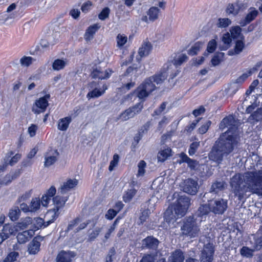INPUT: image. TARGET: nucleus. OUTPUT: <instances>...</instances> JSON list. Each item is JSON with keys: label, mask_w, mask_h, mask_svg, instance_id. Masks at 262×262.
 Segmentation results:
<instances>
[{"label": "nucleus", "mask_w": 262, "mask_h": 262, "mask_svg": "<svg viewBox=\"0 0 262 262\" xmlns=\"http://www.w3.org/2000/svg\"><path fill=\"white\" fill-rule=\"evenodd\" d=\"M238 144L236 129L229 127L225 132L222 133L214 143L208 154L209 160L220 165L224 157L233 152Z\"/></svg>", "instance_id": "obj_2"}, {"label": "nucleus", "mask_w": 262, "mask_h": 262, "mask_svg": "<svg viewBox=\"0 0 262 262\" xmlns=\"http://www.w3.org/2000/svg\"><path fill=\"white\" fill-rule=\"evenodd\" d=\"M257 69L256 68H253L247 71V73H243L241 76L238 77L235 81L236 83H243L249 76H251L252 73Z\"/></svg>", "instance_id": "obj_35"}, {"label": "nucleus", "mask_w": 262, "mask_h": 262, "mask_svg": "<svg viewBox=\"0 0 262 262\" xmlns=\"http://www.w3.org/2000/svg\"><path fill=\"white\" fill-rule=\"evenodd\" d=\"M149 212L148 210H143L139 216L138 225H143L148 219Z\"/></svg>", "instance_id": "obj_49"}, {"label": "nucleus", "mask_w": 262, "mask_h": 262, "mask_svg": "<svg viewBox=\"0 0 262 262\" xmlns=\"http://www.w3.org/2000/svg\"><path fill=\"white\" fill-rule=\"evenodd\" d=\"M226 186V183L225 181H216L213 182L211 187V191L215 193L220 191H223Z\"/></svg>", "instance_id": "obj_31"}, {"label": "nucleus", "mask_w": 262, "mask_h": 262, "mask_svg": "<svg viewBox=\"0 0 262 262\" xmlns=\"http://www.w3.org/2000/svg\"><path fill=\"white\" fill-rule=\"evenodd\" d=\"M211 212V208L210 204H202L200 205L196 212L198 216L203 217L207 215Z\"/></svg>", "instance_id": "obj_32"}, {"label": "nucleus", "mask_w": 262, "mask_h": 262, "mask_svg": "<svg viewBox=\"0 0 262 262\" xmlns=\"http://www.w3.org/2000/svg\"><path fill=\"white\" fill-rule=\"evenodd\" d=\"M169 262H183L185 259L184 253L181 249H176L171 254Z\"/></svg>", "instance_id": "obj_29"}, {"label": "nucleus", "mask_w": 262, "mask_h": 262, "mask_svg": "<svg viewBox=\"0 0 262 262\" xmlns=\"http://www.w3.org/2000/svg\"><path fill=\"white\" fill-rule=\"evenodd\" d=\"M66 65V62L64 60L56 59L52 63V68L55 71H59L64 69Z\"/></svg>", "instance_id": "obj_37"}, {"label": "nucleus", "mask_w": 262, "mask_h": 262, "mask_svg": "<svg viewBox=\"0 0 262 262\" xmlns=\"http://www.w3.org/2000/svg\"><path fill=\"white\" fill-rule=\"evenodd\" d=\"M157 89L154 83L146 79L135 90L134 93L141 100H144Z\"/></svg>", "instance_id": "obj_5"}, {"label": "nucleus", "mask_w": 262, "mask_h": 262, "mask_svg": "<svg viewBox=\"0 0 262 262\" xmlns=\"http://www.w3.org/2000/svg\"><path fill=\"white\" fill-rule=\"evenodd\" d=\"M92 77L94 79L98 78L99 79H107L111 76V73H110L107 70L105 72H103L97 68L94 69L92 72Z\"/></svg>", "instance_id": "obj_27"}, {"label": "nucleus", "mask_w": 262, "mask_h": 262, "mask_svg": "<svg viewBox=\"0 0 262 262\" xmlns=\"http://www.w3.org/2000/svg\"><path fill=\"white\" fill-rule=\"evenodd\" d=\"M78 183V181L76 179H69L60 187V192L63 193L68 191L70 190L71 189L75 187Z\"/></svg>", "instance_id": "obj_23"}, {"label": "nucleus", "mask_w": 262, "mask_h": 262, "mask_svg": "<svg viewBox=\"0 0 262 262\" xmlns=\"http://www.w3.org/2000/svg\"><path fill=\"white\" fill-rule=\"evenodd\" d=\"M143 108L142 102H138L134 106L129 107L122 113L120 116L123 121H126L129 118L134 117L136 115L141 112Z\"/></svg>", "instance_id": "obj_9"}, {"label": "nucleus", "mask_w": 262, "mask_h": 262, "mask_svg": "<svg viewBox=\"0 0 262 262\" xmlns=\"http://www.w3.org/2000/svg\"><path fill=\"white\" fill-rule=\"evenodd\" d=\"M12 156H13L12 157L11 156L10 157V159H9L8 160V164H9V165L11 166H13L16 164L21 158V155L18 153Z\"/></svg>", "instance_id": "obj_57"}, {"label": "nucleus", "mask_w": 262, "mask_h": 262, "mask_svg": "<svg viewBox=\"0 0 262 262\" xmlns=\"http://www.w3.org/2000/svg\"><path fill=\"white\" fill-rule=\"evenodd\" d=\"M155 255L152 254H145L140 262H155Z\"/></svg>", "instance_id": "obj_64"}, {"label": "nucleus", "mask_w": 262, "mask_h": 262, "mask_svg": "<svg viewBox=\"0 0 262 262\" xmlns=\"http://www.w3.org/2000/svg\"><path fill=\"white\" fill-rule=\"evenodd\" d=\"M211 124V121L208 120L205 124L202 125L198 129V133L201 134H205L209 129Z\"/></svg>", "instance_id": "obj_56"}, {"label": "nucleus", "mask_w": 262, "mask_h": 262, "mask_svg": "<svg viewBox=\"0 0 262 262\" xmlns=\"http://www.w3.org/2000/svg\"><path fill=\"white\" fill-rule=\"evenodd\" d=\"M57 161L56 156H48L45 157L44 165L45 167H49L53 165Z\"/></svg>", "instance_id": "obj_60"}, {"label": "nucleus", "mask_w": 262, "mask_h": 262, "mask_svg": "<svg viewBox=\"0 0 262 262\" xmlns=\"http://www.w3.org/2000/svg\"><path fill=\"white\" fill-rule=\"evenodd\" d=\"M121 219V217L119 216H117V218L114 221L113 224L110 226V228L108 229L107 231L106 232L104 238L105 239H107L110 238L111 233L115 230L116 226L119 223L120 220Z\"/></svg>", "instance_id": "obj_43"}, {"label": "nucleus", "mask_w": 262, "mask_h": 262, "mask_svg": "<svg viewBox=\"0 0 262 262\" xmlns=\"http://www.w3.org/2000/svg\"><path fill=\"white\" fill-rule=\"evenodd\" d=\"M152 49V46L149 41L144 42L139 49V55L141 57L147 56L151 51Z\"/></svg>", "instance_id": "obj_25"}, {"label": "nucleus", "mask_w": 262, "mask_h": 262, "mask_svg": "<svg viewBox=\"0 0 262 262\" xmlns=\"http://www.w3.org/2000/svg\"><path fill=\"white\" fill-rule=\"evenodd\" d=\"M119 161V156L115 154L113 155V160L110 162V165L108 167V170L111 171L114 168L117 166Z\"/></svg>", "instance_id": "obj_54"}, {"label": "nucleus", "mask_w": 262, "mask_h": 262, "mask_svg": "<svg viewBox=\"0 0 262 262\" xmlns=\"http://www.w3.org/2000/svg\"><path fill=\"white\" fill-rule=\"evenodd\" d=\"M164 221L168 224H170L171 222L175 221L176 217L173 214L172 209L168 208L164 213L163 215Z\"/></svg>", "instance_id": "obj_33"}, {"label": "nucleus", "mask_w": 262, "mask_h": 262, "mask_svg": "<svg viewBox=\"0 0 262 262\" xmlns=\"http://www.w3.org/2000/svg\"><path fill=\"white\" fill-rule=\"evenodd\" d=\"M146 166V163L144 160H141L138 164V176H143L145 173V167Z\"/></svg>", "instance_id": "obj_53"}, {"label": "nucleus", "mask_w": 262, "mask_h": 262, "mask_svg": "<svg viewBox=\"0 0 262 262\" xmlns=\"http://www.w3.org/2000/svg\"><path fill=\"white\" fill-rule=\"evenodd\" d=\"M200 145V141H194L192 142L188 149V154L190 156H193L195 154Z\"/></svg>", "instance_id": "obj_50"}, {"label": "nucleus", "mask_w": 262, "mask_h": 262, "mask_svg": "<svg viewBox=\"0 0 262 262\" xmlns=\"http://www.w3.org/2000/svg\"><path fill=\"white\" fill-rule=\"evenodd\" d=\"M254 251L253 248L251 249L247 246H243L240 250V253L244 257H252Z\"/></svg>", "instance_id": "obj_40"}, {"label": "nucleus", "mask_w": 262, "mask_h": 262, "mask_svg": "<svg viewBox=\"0 0 262 262\" xmlns=\"http://www.w3.org/2000/svg\"><path fill=\"white\" fill-rule=\"evenodd\" d=\"M68 199V197L59 195L53 197L52 200L54 207L53 209L49 210L45 215V218L47 220L46 221L43 222L42 223L43 220L41 219H40L41 224L37 227V229L41 228L42 226L44 228L47 227L53 223L58 217L60 214L59 210L64 207Z\"/></svg>", "instance_id": "obj_3"}, {"label": "nucleus", "mask_w": 262, "mask_h": 262, "mask_svg": "<svg viewBox=\"0 0 262 262\" xmlns=\"http://www.w3.org/2000/svg\"><path fill=\"white\" fill-rule=\"evenodd\" d=\"M111 12L110 9L106 7L104 8L98 14V18L101 20H104L109 17Z\"/></svg>", "instance_id": "obj_51"}, {"label": "nucleus", "mask_w": 262, "mask_h": 262, "mask_svg": "<svg viewBox=\"0 0 262 262\" xmlns=\"http://www.w3.org/2000/svg\"><path fill=\"white\" fill-rule=\"evenodd\" d=\"M93 5L92 2L88 1L82 4L81 7V10L83 13H88L91 9Z\"/></svg>", "instance_id": "obj_63"}, {"label": "nucleus", "mask_w": 262, "mask_h": 262, "mask_svg": "<svg viewBox=\"0 0 262 262\" xmlns=\"http://www.w3.org/2000/svg\"><path fill=\"white\" fill-rule=\"evenodd\" d=\"M210 206L212 213L215 215H222L228 208V201L223 199L215 200Z\"/></svg>", "instance_id": "obj_10"}, {"label": "nucleus", "mask_w": 262, "mask_h": 262, "mask_svg": "<svg viewBox=\"0 0 262 262\" xmlns=\"http://www.w3.org/2000/svg\"><path fill=\"white\" fill-rule=\"evenodd\" d=\"M217 42L215 39H211L209 41L207 47V51L210 53L214 52L216 48Z\"/></svg>", "instance_id": "obj_59"}, {"label": "nucleus", "mask_w": 262, "mask_h": 262, "mask_svg": "<svg viewBox=\"0 0 262 262\" xmlns=\"http://www.w3.org/2000/svg\"><path fill=\"white\" fill-rule=\"evenodd\" d=\"M18 255V253L17 252H11L8 254L4 259L6 262H13L16 260Z\"/></svg>", "instance_id": "obj_61"}, {"label": "nucleus", "mask_w": 262, "mask_h": 262, "mask_svg": "<svg viewBox=\"0 0 262 262\" xmlns=\"http://www.w3.org/2000/svg\"><path fill=\"white\" fill-rule=\"evenodd\" d=\"M136 190L135 189H131L127 191L123 195V200L125 203L129 202L132 200L133 197L136 193Z\"/></svg>", "instance_id": "obj_48"}, {"label": "nucleus", "mask_w": 262, "mask_h": 262, "mask_svg": "<svg viewBox=\"0 0 262 262\" xmlns=\"http://www.w3.org/2000/svg\"><path fill=\"white\" fill-rule=\"evenodd\" d=\"M242 29L241 27L235 26L232 27L230 29V34L233 40L239 39H245V36L242 33Z\"/></svg>", "instance_id": "obj_28"}, {"label": "nucleus", "mask_w": 262, "mask_h": 262, "mask_svg": "<svg viewBox=\"0 0 262 262\" xmlns=\"http://www.w3.org/2000/svg\"><path fill=\"white\" fill-rule=\"evenodd\" d=\"M14 154V152L13 151H9L8 152V153L7 154L6 157H5V162L4 164H3L2 165H0V172H3L7 168V167L8 166V165H9V164H8V160L9 159V158H10L11 156H12V155H13Z\"/></svg>", "instance_id": "obj_55"}, {"label": "nucleus", "mask_w": 262, "mask_h": 262, "mask_svg": "<svg viewBox=\"0 0 262 262\" xmlns=\"http://www.w3.org/2000/svg\"><path fill=\"white\" fill-rule=\"evenodd\" d=\"M249 118L256 122L260 121L262 119V107H258L251 114Z\"/></svg>", "instance_id": "obj_36"}, {"label": "nucleus", "mask_w": 262, "mask_h": 262, "mask_svg": "<svg viewBox=\"0 0 262 262\" xmlns=\"http://www.w3.org/2000/svg\"><path fill=\"white\" fill-rule=\"evenodd\" d=\"M20 214V210L18 207H16L10 210L8 216L10 219L12 221H17Z\"/></svg>", "instance_id": "obj_38"}, {"label": "nucleus", "mask_w": 262, "mask_h": 262, "mask_svg": "<svg viewBox=\"0 0 262 262\" xmlns=\"http://www.w3.org/2000/svg\"><path fill=\"white\" fill-rule=\"evenodd\" d=\"M258 15V11L254 7H251L249 8V12L246 14L245 18L241 20V27H245L254 20Z\"/></svg>", "instance_id": "obj_15"}, {"label": "nucleus", "mask_w": 262, "mask_h": 262, "mask_svg": "<svg viewBox=\"0 0 262 262\" xmlns=\"http://www.w3.org/2000/svg\"><path fill=\"white\" fill-rule=\"evenodd\" d=\"M40 206V200H33L29 206V207H28V209L27 210V211H31V212H34L37 210L39 209Z\"/></svg>", "instance_id": "obj_46"}, {"label": "nucleus", "mask_w": 262, "mask_h": 262, "mask_svg": "<svg viewBox=\"0 0 262 262\" xmlns=\"http://www.w3.org/2000/svg\"><path fill=\"white\" fill-rule=\"evenodd\" d=\"M182 188L184 192L191 195H195L199 188L198 182L191 178H188L184 181Z\"/></svg>", "instance_id": "obj_11"}, {"label": "nucleus", "mask_w": 262, "mask_h": 262, "mask_svg": "<svg viewBox=\"0 0 262 262\" xmlns=\"http://www.w3.org/2000/svg\"><path fill=\"white\" fill-rule=\"evenodd\" d=\"M214 252L215 248L212 244L208 243L205 245L201 253L200 262H212Z\"/></svg>", "instance_id": "obj_8"}, {"label": "nucleus", "mask_w": 262, "mask_h": 262, "mask_svg": "<svg viewBox=\"0 0 262 262\" xmlns=\"http://www.w3.org/2000/svg\"><path fill=\"white\" fill-rule=\"evenodd\" d=\"M72 118L71 116H67L60 118L58 121L57 128L58 130L62 132L66 131L69 128L70 124L72 122Z\"/></svg>", "instance_id": "obj_22"}, {"label": "nucleus", "mask_w": 262, "mask_h": 262, "mask_svg": "<svg viewBox=\"0 0 262 262\" xmlns=\"http://www.w3.org/2000/svg\"><path fill=\"white\" fill-rule=\"evenodd\" d=\"M181 230L183 235L191 237H194L198 235L200 229L197 226L196 219L193 215L186 216L183 219Z\"/></svg>", "instance_id": "obj_4"}, {"label": "nucleus", "mask_w": 262, "mask_h": 262, "mask_svg": "<svg viewBox=\"0 0 262 262\" xmlns=\"http://www.w3.org/2000/svg\"><path fill=\"white\" fill-rule=\"evenodd\" d=\"M13 232L14 228L10 224H6L3 226L1 233L5 236V238H8Z\"/></svg>", "instance_id": "obj_39"}, {"label": "nucleus", "mask_w": 262, "mask_h": 262, "mask_svg": "<svg viewBox=\"0 0 262 262\" xmlns=\"http://www.w3.org/2000/svg\"><path fill=\"white\" fill-rule=\"evenodd\" d=\"M50 97V94H47L43 97L36 99L32 106V112L36 115L44 113L49 106V100Z\"/></svg>", "instance_id": "obj_7"}, {"label": "nucleus", "mask_w": 262, "mask_h": 262, "mask_svg": "<svg viewBox=\"0 0 262 262\" xmlns=\"http://www.w3.org/2000/svg\"><path fill=\"white\" fill-rule=\"evenodd\" d=\"M20 174V170L19 169L16 170L14 172L6 174L3 180H0V188L3 184L7 185L10 183L12 180L16 179Z\"/></svg>", "instance_id": "obj_24"}, {"label": "nucleus", "mask_w": 262, "mask_h": 262, "mask_svg": "<svg viewBox=\"0 0 262 262\" xmlns=\"http://www.w3.org/2000/svg\"><path fill=\"white\" fill-rule=\"evenodd\" d=\"M190 205V199L186 196H179L173 205L175 214L178 216H183L187 211Z\"/></svg>", "instance_id": "obj_6"}, {"label": "nucleus", "mask_w": 262, "mask_h": 262, "mask_svg": "<svg viewBox=\"0 0 262 262\" xmlns=\"http://www.w3.org/2000/svg\"><path fill=\"white\" fill-rule=\"evenodd\" d=\"M160 243L158 238L152 235L147 236L142 240V248L156 250Z\"/></svg>", "instance_id": "obj_13"}, {"label": "nucleus", "mask_w": 262, "mask_h": 262, "mask_svg": "<svg viewBox=\"0 0 262 262\" xmlns=\"http://www.w3.org/2000/svg\"><path fill=\"white\" fill-rule=\"evenodd\" d=\"M147 13L148 18L146 16H144L142 17V20L146 23H148V20L153 22L158 18L160 9L158 7L152 6L148 9Z\"/></svg>", "instance_id": "obj_17"}, {"label": "nucleus", "mask_w": 262, "mask_h": 262, "mask_svg": "<svg viewBox=\"0 0 262 262\" xmlns=\"http://www.w3.org/2000/svg\"><path fill=\"white\" fill-rule=\"evenodd\" d=\"M232 21L228 18H219L217 20V26L221 28H225L231 25Z\"/></svg>", "instance_id": "obj_42"}, {"label": "nucleus", "mask_w": 262, "mask_h": 262, "mask_svg": "<svg viewBox=\"0 0 262 262\" xmlns=\"http://www.w3.org/2000/svg\"><path fill=\"white\" fill-rule=\"evenodd\" d=\"M245 177L249 186L245 183L243 175L240 173H236L233 176L229 182L231 193L239 202L243 203L246 201L249 186L254 188L255 193L262 195V170L248 172Z\"/></svg>", "instance_id": "obj_1"}, {"label": "nucleus", "mask_w": 262, "mask_h": 262, "mask_svg": "<svg viewBox=\"0 0 262 262\" xmlns=\"http://www.w3.org/2000/svg\"><path fill=\"white\" fill-rule=\"evenodd\" d=\"M100 25L99 24H94L90 26L86 30L84 35V38L87 41L92 40L95 33L100 29Z\"/></svg>", "instance_id": "obj_18"}, {"label": "nucleus", "mask_w": 262, "mask_h": 262, "mask_svg": "<svg viewBox=\"0 0 262 262\" xmlns=\"http://www.w3.org/2000/svg\"><path fill=\"white\" fill-rule=\"evenodd\" d=\"M40 237L39 236L34 237L28 245V251L30 254L35 255L40 250Z\"/></svg>", "instance_id": "obj_16"}, {"label": "nucleus", "mask_w": 262, "mask_h": 262, "mask_svg": "<svg viewBox=\"0 0 262 262\" xmlns=\"http://www.w3.org/2000/svg\"><path fill=\"white\" fill-rule=\"evenodd\" d=\"M117 46L121 48L127 41V37L124 34H118L116 37Z\"/></svg>", "instance_id": "obj_41"}, {"label": "nucleus", "mask_w": 262, "mask_h": 262, "mask_svg": "<svg viewBox=\"0 0 262 262\" xmlns=\"http://www.w3.org/2000/svg\"><path fill=\"white\" fill-rule=\"evenodd\" d=\"M151 125V121H148L145 123L140 129L138 133L136 135L134 139L135 141L138 143L143 137V134L147 132Z\"/></svg>", "instance_id": "obj_30"}, {"label": "nucleus", "mask_w": 262, "mask_h": 262, "mask_svg": "<svg viewBox=\"0 0 262 262\" xmlns=\"http://www.w3.org/2000/svg\"><path fill=\"white\" fill-rule=\"evenodd\" d=\"M102 231V228L97 227L91 232L88 235V241L93 242L98 236Z\"/></svg>", "instance_id": "obj_45"}, {"label": "nucleus", "mask_w": 262, "mask_h": 262, "mask_svg": "<svg viewBox=\"0 0 262 262\" xmlns=\"http://www.w3.org/2000/svg\"><path fill=\"white\" fill-rule=\"evenodd\" d=\"M232 119L230 117L226 116L224 117L220 123L219 127L221 129L223 130L225 128L231 124Z\"/></svg>", "instance_id": "obj_52"}, {"label": "nucleus", "mask_w": 262, "mask_h": 262, "mask_svg": "<svg viewBox=\"0 0 262 262\" xmlns=\"http://www.w3.org/2000/svg\"><path fill=\"white\" fill-rule=\"evenodd\" d=\"M202 43L200 41L195 42L193 46L188 51V54L191 56H194L198 54L201 48Z\"/></svg>", "instance_id": "obj_44"}, {"label": "nucleus", "mask_w": 262, "mask_h": 262, "mask_svg": "<svg viewBox=\"0 0 262 262\" xmlns=\"http://www.w3.org/2000/svg\"><path fill=\"white\" fill-rule=\"evenodd\" d=\"M56 192V189L55 187L52 186L41 197V202L42 205L43 206H47L50 201L51 198L55 196L54 195Z\"/></svg>", "instance_id": "obj_19"}, {"label": "nucleus", "mask_w": 262, "mask_h": 262, "mask_svg": "<svg viewBox=\"0 0 262 262\" xmlns=\"http://www.w3.org/2000/svg\"><path fill=\"white\" fill-rule=\"evenodd\" d=\"M171 149L170 148H167L160 151L158 155V159L159 161L164 162L168 157L171 156Z\"/></svg>", "instance_id": "obj_34"}, {"label": "nucleus", "mask_w": 262, "mask_h": 262, "mask_svg": "<svg viewBox=\"0 0 262 262\" xmlns=\"http://www.w3.org/2000/svg\"><path fill=\"white\" fill-rule=\"evenodd\" d=\"M252 248L257 251L262 249V236L254 239V243Z\"/></svg>", "instance_id": "obj_58"}, {"label": "nucleus", "mask_w": 262, "mask_h": 262, "mask_svg": "<svg viewBox=\"0 0 262 262\" xmlns=\"http://www.w3.org/2000/svg\"><path fill=\"white\" fill-rule=\"evenodd\" d=\"M75 255L73 251L61 250L56 257V262H72Z\"/></svg>", "instance_id": "obj_14"}, {"label": "nucleus", "mask_w": 262, "mask_h": 262, "mask_svg": "<svg viewBox=\"0 0 262 262\" xmlns=\"http://www.w3.org/2000/svg\"><path fill=\"white\" fill-rule=\"evenodd\" d=\"M245 8V4L240 2L239 1H237L234 3H229L227 5L226 9V12L228 15H232L235 16L240 11L244 10Z\"/></svg>", "instance_id": "obj_12"}, {"label": "nucleus", "mask_w": 262, "mask_h": 262, "mask_svg": "<svg viewBox=\"0 0 262 262\" xmlns=\"http://www.w3.org/2000/svg\"><path fill=\"white\" fill-rule=\"evenodd\" d=\"M34 231L32 230H25L19 232L16 236L17 242L19 244H24L29 241L33 236Z\"/></svg>", "instance_id": "obj_21"}, {"label": "nucleus", "mask_w": 262, "mask_h": 262, "mask_svg": "<svg viewBox=\"0 0 262 262\" xmlns=\"http://www.w3.org/2000/svg\"><path fill=\"white\" fill-rule=\"evenodd\" d=\"M232 38L230 33L226 32L223 35L222 41L224 44L230 46L232 42Z\"/></svg>", "instance_id": "obj_62"}, {"label": "nucleus", "mask_w": 262, "mask_h": 262, "mask_svg": "<svg viewBox=\"0 0 262 262\" xmlns=\"http://www.w3.org/2000/svg\"><path fill=\"white\" fill-rule=\"evenodd\" d=\"M103 95V93H101L100 89L95 88L92 91H90L86 95V97L88 99L91 98H98Z\"/></svg>", "instance_id": "obj_47"}, {"label": "nucleus", "mask_w": 262, "mask_h": 262, "mask_svg": "<svg viewBox=\"0 0 262 262\" xmlns=\"http://www.w3.org/2000/svg\"><path fill=\"white\" fill-rule=\"evenodd\" d=\"M167 77V73L165 71H160L159 73L154 75L148 78H146L151 83L154 82L157 84L162 83L166 79Z\"/></svg>", "instance_id": "obj_20"}, {"label": "nucleus", "mask_w": 262, "mask_h": 262, "mask_svg": "<svg viewBox=\"0 0 262 262\" xmlns=\"http://www.w3.org/2000/svg\"><path fill=\"white\" fill-rule=\"evenodd\" d=\"M245 47V39H239L237 40L235 42V46L234 48V51L230 50L228 52L229 55H233L234 54H239L242 52Z\"/></svg>", "instance_id": "obj_26"}]
</instances>
